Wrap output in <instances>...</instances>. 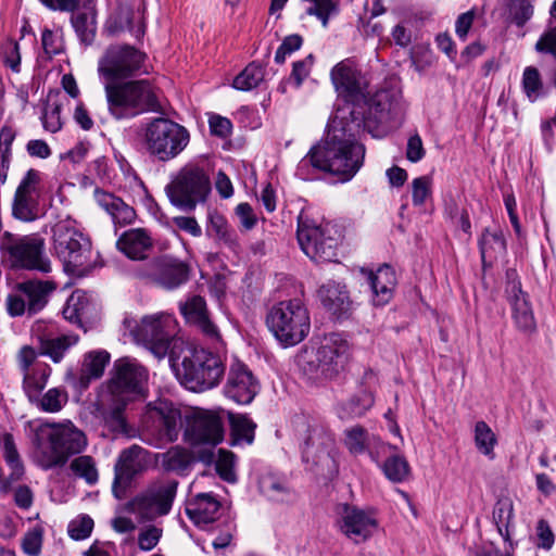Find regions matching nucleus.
Masks as SVG:
<instances>
[{
    "label": "nucleus",
    "mask_w": 556,
    "mask_h": 556,
    "mask_svg": "<svg viewBox=\"0 0 556 556\" xmlns=\"http://www.w3.org/2000/svg\"><path fill=\"white\" fill-rule=\"evenodd\" d=\"M362 110L342 105L331 117L325 139L300 161L298 174L308 166L328 172L342 182L352 179L363 166L365 147L358 142L364 118Z\"/></svg>",
    "instance_id": "f257e3e1"
},
{
    "label": "nucleus",
    "mask_w": 556,
    "mask_h": 556,
    "mask_svg": "<svg viewBox=\"0 0 556 556\" xmlns=\"http://www.w3.org/2000/svg\"><path fill=\"white\" fill-rule=\"evenodd\" d=\"M25 428L33 445V459L45 470L65 465L72 455L81 453L87 446L86 434L71 420L45 422L35 419L27 421Z\"/></svg>",
    "instance_id": "f03ea898"
},
{
    "label": "nucleus",
    "mask_w": 556,
    "mask_h": 556,
    "mask_svg": "<svg viewBox=\"0 0 556 556\" xmlns=\"http://www.w3.org/2000/svg\"><path fill=\"white\" fill-rule=\"evenodd\" d=\"M108 110L116 119L132 118L157 108L153 85L148 79L104 84Z\"/></svg>",
    "instance_id": "7ed1b4c3"
},
{
    "label": "nucleus",
    "mask_w": 556,
    "mask_h": 556,
    "mask_svg": "<svg viewBox=\"0 0 556 556\" xmlns=\"http://www.w3.org/2000/svg\"><path fill=\"white\" fill-rule=\"evenodd\" d=\"M266 324L275 338L286 346L302 342L311 329L308 311L298 299L275 304L267 313Z\"/></svg>",
    "instance_id": "20e7f679"
},
{
    "label": "nucleus",
    "mask_w": 556,
    "mask_h": 556,
    "mask_svg": "<svg viewBox=\"0 0 556 556\" xmlns=\"http://www.w3.org/2000/svg\"><path fill=\"white\" fill-rule=\"evenodd\" d=\"M0 250L13 269L37 270L43 274L52 269L51 261L46 253V241L36 233L17 236L5 231L0 239Z\"/></svg>",
    "instance_id": "39448f33"
},
{
    "label": "nucleus",
    "mask_w": 556,
    "mask_h": 556,
    "mask_svg": "<svg viewBox=\"0 0 556 556\" xmlns=\"http://www.w3.org/2000/svg\"><path fill=\"white\" fill-rule=\"evenodd\" d=\"M52 245L67 273L81 275L89 266L91 243L73 220H60L53 226Z\"/></svg>",
    "instance_id": "423d86ee"
},
{
    "label": "nucleus",
    "mask_w": 556,
    "mask_h": 556,
    "mask_svg": "<svg viewBox=\"0 0 556 556\" xmlns=\"http://www.w3.org/2000/svg\"><path fill=\"white\" fill-rule=\"evenodd\" d=\"M225 374V365L218 355L206 350H194L185 356L177 376L181 383L193 392L216 387Z\"/></svg>",
    "instance_id": "0eeeda50"
},
{
    "label": "nucleus",
    "mask_w": 556,
    "mask_h": 556,
    "mask_svg": "<svg viewBox=\"0 0 556 556\" xmlns=\"http://www.w3.org/2000/svg\"><path fill=\"white\" fill-rule=\"evenodd\" d=\"M188 130L168 118H153L144 129V143L150 155L166 162L178 156L189 143Z\"/></svg>",
    "instance_id": "6e6552de"
},
{
    "label": "nucleus",
    "mask_w": 556,
    "mask_h": 556,
    "mask_svg": "<svg viewBox=\"0 0 556 556\" xmlns=\"http://www.w3.org/2000/svg\"><path fill=\"white\" fill-rule=\"evenodd\" d=\"M136 342L144 345L156 358H164L174 342L177 323L165 313L147 315L140 321H127Z\"/></svg>",
    "instance_id": "1a4fd4ad"
},
{
    "label": "nucleus",
    "mask_w": 556,
    "mask_h": 556,
    "mask_svg": "<svg viewBox=\"0 0 556 556\" xmlns=\"http://www.w3.org/2000/svg\"><path fill=\"white\" fill-rule=\"evenodd\" d=\"M210 178L198 165L187 164L181 167L165 187L172 204L192 211L199 202H203L210 192Z\"/></svg>",
    "instance_id": "9d476101"
},
{
    "label": "nucleus",
    "mask_w": 556,
    "mask_h": 556,
    "mask_svg": "<svg viewBox=\"0 0 556 556\" xmlns=\"http://www.w3.org/2000/svg\"><path fill=\"white\" fill-rule=\"evenodd\" d=\"M98 73L106 83L147 74V54L129 45L110 46L99 59Z\"/></svg>",
    "instance_id": "9b49d317"
},
{
    "label": "nucleus",
    "mask_w": 556,
    "mask_h": 556,
    "mask_svg": "<svg viewBox=\"0 0 556 556\" xmlns=\"http://www.w3.org/2000/svg\"><path fill=\"white\" fill-rule=\"evenodd\" d=\"M337 233L330 223L317 224L305 214L298 219V241L302 251L315 262H328L336 256Z\"/></svg>",
    "instance_id": "f8f14e48"
},
{
    "label": "nucleus",
    "mask_w": 556,
    "mask_h": 556,
    "mask_svg": "<svg viewBox=\"0 0 556 556\" xmlns=\"http://www.w3.org/2000/svg\"><path fill=\"white\" fill-rule=\"evenodd\" d=\"M349 344L340 334L326 336L315 352L305 353L301 357L306 372L316 377L332 378L344 366L348 358Z\"/></svg>",
    "instance_id": "ddd939ff"
},
{
    "label": "nucleus",
    "mask_w": 556,
    "mask_h": 556,
    "mask_svg": "<svg viewBox=\"0 0 556 556\" xmlns=\"http://www.w3.org/2000/svg\"><path fill=\"white\" fill-rule=\"evenodd\" d=\"M177 489L175 479L156 480L130 502L129 509L148 520L165 516L172 509Z\"/></svg>",
    "instance_id": "4468645a"
},
{
    "label": "nucleus",
    "mask_w": 556,
    "mask_h": 556,
    "mask_svg": "<svg viewBox=\"0 0 556 556\" xmlns=\"http://www.w3.org/2000/svg\"><path fill=\"white\" fill-rule=\"evenodd\" d=\"M223 424L218 415L205 409H195L186 418L184 439L192 446H215L223 441Z\"/></svg>",
    "instance_id": "2eb2a0df"
},
{
    "label": "nucleus",
    "mask_w": 556,
    "mask_h": 556,
    "mask_svg": "<svg viewBox=\"0 0 556 556\" xmlns=\"http://www.w3.org/2000/svg\"><path fill=\"white\" fill-rule=\"evenodd\" d=\"M147 380L148 371L137 359L123 357L114 363V376L105 391L131 401L132 394L139 393Z\"/></svg>",
    "instance_id": "dca6fc26"
},
{
    "label": "nucleus",
    "mask_w": 556,
    "mask_h": 556,
    "mask_svg": "<svg viewBox=\"0 0 556 556\" xmlns=\"http://www.w3.org/2000/svg\"><path fill=\"white\" fill-rule=\"evenodd\" d=\"M41 173L30 168L20 181L12 201V216L21 222L30 223L39 216Z\"/></svg>",
    "instance_id": "f3484780"
},
{
    "label": "nucleus",
    "mask_w": 556,
    "mask_h": 556,
    "mask_svg": "<svg viewBox=\"0 0 556 556\" xmlns=\"http://www.w3.org/2000/svg\"><path fill=\"white\" fill-rule=\"evenodd\" d=\"M343 105H352L362 110L363 113L359 114L364 118L362 131L367 130L369 132H372L378 125L394 119L399 113L397 102L392 99L387 90H380L369 99L364 96L356 102H345Z\"/></svg>",
    "instance_id": "a211bd4d"
},
{
    "label": "nucleus",
    "mask_w": 556,
    "mask_h": 556,
    "mask_svg": "<svg viewBox=\"0 0 556 556\" xmlns=\"http://www.w3.org/2000/svg\"><path fill=\"white\" fill-rule=\"evenodd\" d=\"M147 466L148 452L144 448L132 445L124 450L114 467L115 478L112 485L114 496L118 500L124 498L132 478L143 472Z\"/></svg>",
    "instance_id": "6ab92c4d"
},
{
    "label": "nucleus",
    "mask_w": 556,
    "mask_h": 556,
    "mask_svg": "<svg viewBox=\"0 0 556 556\" xmlns=\"http://www.w3.org/2000/svg\"><path fill=\"white\" fill-rule=\"evenodd\" d=\"M507 278L506 296L511 308L514 324L520 332L531 334L536 329V321L529 296L521 290L514 271H508Z\"/></svg>",
    "instance_id": "aec40b11"
},
{
    "label": "nucleus",
    "mask_w": 556,
    "mask_h": 556,
    "mask_svg": "<svg viewBox=\"0 0 556 556\" xmlns=\"http://www.w3.org/2000/svg\"><path fill=\"white\" fill-rule=\"evenodd\" d=\"M340 531L354 543L367 541L377 530L378 521L371 513L344 505L338 521Z\"/></svg>",
    "instance_id": "412c9836"
},
{
    "label": "nucleus",
    "mask_w": 556,
    "mask_h": 556,
    "mask_svg": "<svg viewBox=\"0 0 556 556\" xmlns=\"http://www.w3.org/2000/svg\"><path fill=\"white\" fill-rule=\"evenodd\" d=\"M153 425L148 429L151 438L150 444L160 445L162 443L174 442L178 439L181 427L180 410L172 405L162 404L151 412Z\"/></svg>",
    "instance_id": "4be33fe9"
},
{
    "label": "nucleus",
    "mask_w": 556,
    "mask_h": 556,
    "mask_svg": "<svg viewBox=\"0 0 556 556\" xmlns=\"http://www.w3.org/2000/svg\"><path fill=\"white\" fill-rule=\"evenodd\" d=\"M258 382L242 363L235 362L225 386L226 395L238 404H249L258 392Z\"/></svg>",
    "instance_id": "5701e85b"
},
{
    "label": "nucleus",
    "mask_w": 556,
    "mask_h": 556,
    "mask_svg": "<svg viewBox=\"0 0 556 556\" xmlns=\"http://www.w3.org/2000/svg\"><path fill=\"white\" fill-rule=\"evenodd\" d=\"M331 80L336 90L351 98L350 102H356L364 97L366 80L362 77L354 61L345 59L331 70Z\"/></svg>",
    "instance_id": "b1692460"
},
{
    "label": "nucleus",
    "mask_w": 556,
    "mask_h": 556,
    "mask_svg": "<svg viewBox=\"0 0 556 556\" xmlns=\"http://www.w3.org/2000/svg\"><path fill=\"white\" fill-rule=\"evenodd\" d=\"M130 401L126 397L102 392L99 399V412L104 426L115 435H131L124 410Z\"/></svg>",
    "instance_id": "393cba45"
},
{
    "label": "nucleus",
    "mask_w": 556,
    "mask_h": 556,
    "mask_svg": "<svg viewBox=\"0 0 556 556\" xmlns=\"http://www.w3.org/2000/svg\"><path fill=\"white\" fill-rule=\"evenodd\" d=\"M33 333L40 344L39 353L49 356L54 363L61 362L65 352L78 342V337L74 334L54 337L52 329H47L43 323H37Z\"/></svg>",
    "instance_id": "a878e982"
},
{
    "label": "nucleus",
    "mask_w": 556,
    "mask_h": 556,
    "mask_svg": "<svg viewBox=\"0 0 556 556\" xmlns=\"http://www.w3.org/2000/svg\"><path fill=\"white\" fill-rule=\"evenodd\" d=\"M189 274V265L178 258L163 256L155 261L154 281L164 289L173 290L186 283Z\"/></svg>",
    "instance_id": "bb28decb"
},
{
    "label": "nucleus",
    "mask_w": 556,
    "mask_h": 556,
    "mask_svg": "<svg viewBox=\"0 0 556 556\" xmlns=\"http://www.w3.org/2000/svg\"><path fill=\"white\" fill-rule=\"evenodd\" d=\"M117 9L108 22V29L115 34L121 30H129L135 37L140 38L144 33L143 14L123 0H116Z\"/></svg>",
    "instance_id": "cd10ccee"
},
{
    "label": "nucleus",
    "mask_w": 556,
    "mask_h": 556,
    "mask_svg": "<svg viewBox=\"0 0 556 556\" xmlns=\"http://www.w3.org/2000/svg\"><path fill=\"white\" fill-rule=\"evenodd\" d=\"M367 283L369 285L372 298L371 302L375 306H382L390 302L393 296V290L396 285V277L394 270L383 265L375 273L362 270Z\"/></svg>",
    "instance_id": "c85d7f7f"
},
{
    "label": "nucleus",
    "mask_w": 556,
    "mask_h": 556,
    "mask_svg": "<svg viewBox=\"0 0 556 556\" xmlns=\"http://www.w3.org/2000/svg\"><path fill=\"white\" fill-rule=\"evenodd\" d=\"M219 510L220 503L212 493H199L186 506V514L198 526L215 521Z\"/></svg>",
    "instance_id": "c756f323"
},
{
    "label": "nucleus",
    "mask_w": 556,
    "mask_h": 556,
    "mask_svg": "<svg viewBox=\"0 0 556 556\" xmlns=\"http://www.w3.org/2000/svg\"><path fill=\"white\" fill-rule=\"evenodd\" d=\"M180 312L189 323L194 324L205 336L218 338L217 328L208 318L206 303L202 296H190L180 304Z\"/></svg>",
    "instance_id": "7c9ffc66"
},
{
    "label": "nucleus",
    "mask_w": 556,
    "mask_h": 556,
    "mask_svg": "<svg viewBox=\"0 0 556 556\" xmlns=\"http://www.w3.org/2000/svg\"><path fill=\"white\" fill-rule=\"evenodd\" d=\"M117 248L131 260H144L152 249V239L142 228L125 231L116 242Z\"/></svg>",
    "instance_id": "2f4dec72"
},
{
    "label": "nucleus",
    "mask_w": 556,
    "mask_h": 556,
    "mask_svg": "<svg viewBox=\"0 0 556 556\" xmlns=\"http://www.w3.org/2000/svg\"><path fill=\"white\" fill-rule=\"evenodd\" d=\"M514 501L509 496L500 497L492 511V521L498 535L513 548L511 535L515 529Z\"/></svg>",
    "instance_id": "473e14b6"
},
{
    "label": "nucleus",
    "mask_w": 556,
    "mask_h": 556,
    "mask_svg": "<svg viewBox=\"0 0 556 556\" xmlns=\"http://www.w3.org/2000/svg\"><path fill=\"white\" fill-rule=\"evenodd\" d=\"M55 288V283L48 280H29L16 286V290L26 298L28 314H36L41 311L48 303V296Z\"/></svg>",
    "instance_id": "72a5a7b5"
},
{
    "label": "nucleus",
    "mask_w": 556,
    "mask_h": 556,
    "mask_svg": "<svg viewBox=\"0 0 556 556\" xmlns=\"http://www.w3.org/2000/svg\"><path fill=\"white\" fill-rule=\"evenodd\" d=\"M94 197L97 203L112 217L114 224L127 225L135 219V210L121 198L104 191H97Z\"/></svg>",
    "instance_id": "f704fd0d"
},
{
    "label": "nucleus",
    "mask_w": 556,
    "mask_h": 556,
    "mask_svg": "<svg viewBox=\"0 0 556 556\" xmlns=\"http://www.w3.org/2000/svg\"><path fill=\"white\" fill-rule=\"evenodd\" d=\"M318 296L324 306L333 314L348 312L352 304L345 286L336 281L323 285L318 290Z\"/></svg>",
    "instance_id": "c9c22d12"
},
{
    "label": "nucleus",
    "mask_w": 556,
    "mask_h": 556,
    "mask_svg": "<svg viewBox=\"0 0 556 556\" xmlns=\"http://www.w3.org/2000/svg\"><path fill=\"white\" fill-rule=\"evenodd\" d=\"M110 358V354L104 350H96L85 354L78 377L79 387L87 389L91 380L102 377Z\"/></svg>",
    "instance_id": "e433bc0d"
},
{
    "label": "nucleus",
    "mask_w": 556,
    "mask_h": 556,
    "mask_svg": "<svg viewBox=\"0 0 556 556\" xmlns=\"http://www.w3.org/2000/svg\"><path fill=\"white\" fill-rule=\"evenodd\" d=\"M262 494L269 501L281 504H291L296 500L295 492L283 479L267 475L260 480Z\"/></svg>",
    "instance_id": "4c0bfd02"
},
{
    "label": "nucleus",
    "mask_w": 556,
    "mask_h": 556,
    "mask_svg": "<svg viewBox=\"0 0 556 556\" xmlns=\"http://www.w3.org/2000/svg\"><path fill=\"white\" fill-rule=\"evenodd\" d=\"M304 456H316L318 459L329 457L330 450L333 446L332 435L320 426H314L309 429V434L305 440Z\"/></svg>",
    "instance_id": "58836bf2"
},
{
    "label": "nucleus",
    "mask_w": 556,
    "mask_h": 556,
    "mask_svg": "<svg viewBox=\"0 0 556 556\" xmlns=\"http://www.w3.org/2000/svg\"><path fill=\"white\" fill-rule=\"evenodd\" d=\"M374 438L375 434L356 425L344 430L343 443L350 454L358 456L367 452L369 445L374 442Z\"/></svg>",
    "instance_id": "ea45409f"
},
{
    "label": "nucleus",
    "mask_w": 556,
    "mask_h": 556,
    "mask_svg": "<svg viewBox=\"0 0 556 556\" xmlns=\"http://www.w3.org/2000/svg\"><path fill=\"white\" fill-rule=\"evenodd\" d=\"M67 400V392L58 387L49 389L45 394L41 392L29 402L45 413L54 414L63 408Z\"/></svg>",
    "instance_id": "a19ab883"
},
{
    "label": "nucleus",
    "mask_w": 556,
    "mask_h": 556,
    "mask_svg": "<svg viewBox=\"0 0 556 556\" xmlns=\"http://www.w3.org/2000/svg\"><path fill=\"white\" fill-rule=\"evenodd\" d=\"M50 375L51 368L46 364L38 366L35 370L23 376L22 387L28 401L33 400L43 391Z\"/></svg>",
    "instance_id": "79ce46f5"
},
{
    "label": "nucleus",
    "mask_w": 556,
    "mask_h": 556,
    "mask_svg": "<svg viewBox=\"0 0 556 556\" xmlns=\"http://www.w3.org/2000/svg\"><path fill=\"white\" fill-rule=\"evenodd\" d=\"M207 231L231 250H236L239 245L236 231L229 227L226 218L218 213L210 214Z\"/></svg>",
    "instance_id": "37998d69"
},
{
    "label": "nucleus",
    "mask_w": 556,
    "mask_h": 556,
    "mask_svg": "<svg viewBox=\"0 0 556 556\" xmlns=\"http://www.w3.org/2000/svg\"><path fill=\"white\" fill-rule=\"evenodd\" d=\"M480 252L483 263H492L506 250L505 240L500 232H492L485 229L480 239Z\"/></svg>",
    "instance_id": "c03bdc74"
},
{
    "label": "nucleus",
    "mask_w": 556,
    "mask_h": 556,
    "mask_svg": "<svg viewBox=\"0 0 556 556\" xmlns=\"http://www.w3.org/2000/svg\"><path fill=\"white\" fill-rule=\"evenodd\" d=\"M473 439L477 450L490 459L495 457L494 447L497 438L491 427L483 420L477 421L473 428Z\"/></svg>",
    "instance_id": "a18cd8bd"
},
{
    "label": "nucleus",
    "mask_w": 556,
    "mask_h": 556,
    "mask_svg": "<svg viewBox=\"0 0 556 556\" xmlns=\"http://www.w3.org/2000/svg\"><path fill=\"white\" fill-rule=\"evenodd\" d=\"M304 12L316 17L323 25L327 27L329 20L339 12L338 3L334 0H302Z\"/></svg>",
    "instance_id": "49530a36"
},
{
    "label": "nucleus",
    "mask_w": 556,
    "mask_h": 556,
    "mask_svg": "<svg viewBox=\"0 0 556 556\" xmlns=\"http://www.w3.org/2000/svg\"><path fill=\"white\" fill-rule=\"evenodd\" d=\"M264 67L261 64L252 62L236 76L232 86L241 91H250L256 88L264 80Z\"/></svg>",
    "instance_id": "de8ad7c7"
},
{
    "label": "nucleus",
    "mask_w": 556,
    "mask_h": 556,
    "mask_svg": "<svg viewBox=\"0 0 556 556\" xmlns=\"http://www.w3.org/2000/svg\"><path fill=\"white\" fill-rule=\"evenodd\" d=\"M374 405V396L368 391H362L348 402L341 404L339 415L341 418L363 416Z\"/></svg>",
    "instance_id": "09e8293b"
},
{
    "label": "nucleus",
    "mask_w": 556,
    "mask_h": 556,
    "mask_svg": "<svg viewBox=\"0 0 556 556\" xmlns=\"http://www.w3.org/2000/svg\"><path fill=\"white\" fill-rule=\"evenodd\" d=\"M192 463L191 454L184 447L174 446L162 454V467L166 471L182 472Z\"/></svg>",
    "instance_id": "8fccbe9b"
},
{
    "label": "nucleus",
    "mask_w": 556,
    "mask_h": 556,
    "mask_svg": "<svg viewBox=\"0 0 556 556\" xmlns=\"http://www.w3.org/2000/svg\"><path fill=\"white\" fill-rule=\"evenodd\" d=\"M89 295L84 290H75L66 301L63 308V316L70 321L79 320L88 313Z\"/></svg>",
    "instance_id": "3c124183"
},
{
    "label": "nucleus",
    "mask_w": 556,
    "mask_h": 556,
    "mask_svg": "<svg viewBox=\"0 0 556 556\" xmlns=\"http://www.w3.org/2000/svg\"><path fill=\"white\" fill-rule=\"evenodd\" d=\"M71 22L81 42L91 43L96 35L94 14L91 11L77 12L72 15Z\"/></svg>",
    "instance_id": "603ef678"
},
{
    "label": "nucleus",
    "mask_w": 556,
    "mask_h": 556,
    "mask_svg": "<svg viewBox=\"0 0 556 556\" xmlns=\"http://www.w3.org/2000/svg\"><path fill=\"white\" fill-rule=\"evenodd\" d=\"M522 89L531 102H535L543 96V81L538 68L527 66L522 74Z\"/></svg>",
    "instance_id": "864d4df0"
},
{
    "label": "nucleus",
    "mask_w": 556,
    "mask_h": 556,
    "mask_svg": "<svg viewBox=\"0 0 556 556\" xmlns=\"http://www.w3.org/2000/svg\"><path fill=\"white\" fill-rule=\"evenodd\" d=\"M62 104L56 97H48V101L41 116L43 128L50 132H56L62 128L63 121L61 116Z\"/></svg>",
    "instance_id": "5fc2aeb1"
},
{
    "label": "nucleus",
    "mask_w": 556,
    "mask_h": 556,
    "mask_svg": "<svg viewBox=\"0 0 556 556\" xmlns=\"http://www.w3.org/2000/svg\"><path fill=\"white\" fill-rule=\"evenodd\" d=\"M70 467L75 476L84 479L88 484L97 483L99 475L91 456H78L72 460Z\"/></svg>",
    "instance_id": "6e6d98bb"
},
{
    "label": "nucleus",
    "mask_w": 556,
    "mask_h": 556,
    "mask_svg": "<svg viewBox=\"0 0 556 556\" xmlns=\"http://www.w3.org/2000/svg\"><path fill=\"white\" fill-rule=\"evenodd\" d=\"M230 421L233 444H251L254 439L255 425L249 418L242 415L231 416Z\"/></svg>",
    "instance_id": "4d7b16f0"
},
{
    "label": "nucleus",
    "mask_w": 556,
    "mask_h": 556,
    "mask_svg": "<svg viewBox=\"0 0 556 556\" xmlns=\"http://www.w3.org/2000/svg\"><path fill=\"white\" fill-rule=\"evenodd\" d=\"M386 477L393 482H402L409 475V465L399 455L390 456L381 466Z\"/></svg>",
    "instance_id": "13d9d810"
},
{
    "label": "nucleus",
    "mask_w": 556,
    "mask_h": 556,
    "mask_svg": "<svg viewBox=\"0 0 556 556\" xmlns=\"http://www.w3.org/2000/svg\"><path fill=\"white\" fill-rule=\"evenodd\" d=\"M0 58L3 64L14 73L21 72V52L17 41L7 39L0 45Z\"/></svg>",
    "instance_id": "bf43d9fd"
},
{
    "label": "nucleus",
    "mask_w": 556,
    "mask_h": 556,
    "mask_svg": "<svg viewBox=\"0 0 556 556\" xmlns=\"http://www.w3.org/2000/svg\"><path fill=\"white\" fill-rule=\"evenodd\" d=\"M37 358V351L29 345H24L18 350L15 359L22 377L35 370L38 366L46 365V363L39 362Z\"/></svg>",
    "instance_id": "052dcab7"
},
{
    "label": "nucleus",
    "mask_w": 556,
    "mask_h": 556,
    "mask_svg": "<svg viewBox=\"0 0 556 556\" xmlns=\"http://www.w3.org/2000/svg\"><path fill=\"white\" fill-rule=\"evenodd\" d=\"M1 445L7 463L11 466L13 475L20 477L23 472V465L20 459L18 452L16 450L13 435L4 433L1 439Z\"/></svg>",
    "instance_id": "680f3d73"
},
{
    "label": "nucleus",
    "mask_w": 556,
    "mask_h": 556,
    "mask_svg": "<svg viewBox=\"0 0 556 556\" xmlns=\"http://www.w3.org/2000/svg\"><path fill=\"white\" fill-rule=\"evenodd\" d=\"M432 193V178L420 176L412 181V200L415 206H421Z\"/></svg>",
    "instance_id": "e2e57ef3"
},
{
    "label": "nucleus",
    "mask_w": 556,
    "mask_h": 556,
    "mask_svg": "<svg viewBox=\"0 0 556 556\" xmlns=\"http://www.w3.org/2000/svg\"><path fill=\"white\" fill-rule=\"evenodd\" d=\"M43 529L35 526L22 539V549L28 556H39L42 547Z\"/></svg>",
    "instance_id": "0e129e2a"
},
{
    "label": "nucleus",
    "mask_w": 556,
    "mask_h": 556,
    "mask_svg": "<svg viewBox=\"0 0 556 556\" xmlns=\"http://www.w3.org/2000/svg\"><path fill=\"white\" fill-rule=\"evenodd\" d=\"M215 467L217 473L223 480L228 482L236 481L235 455L231 452L220 448L218 451Z\"/></svg>",
    "instance_id": "69168bd1"
},
{
    "label": "nucleus",
    "mask_w": 556,
    "mask_h": 556,
    "mask_svg": "<svg viewBox=\"0 0 556 556\" xmlns=\"http://www.w3.org/2000/svg\"><path fill=\"white\" fill-rule=\"evenodd\" d=\"M93 529V520L87 516H78L68 525V534L74 540L87 539Z\"/></svg>",
    "instance_id": "338daca9"
},
{
    "label": "nucleus",
    "mask_w": 556,
    "mask_h": 556,
    "mask_svg": "<svg viewBox=\"0 0 556 556\" xmlns=\"http://www.w3.org/2000/svg\"><path fill=\"white\" fill-rule=\"evenodd\" d=\"M16 137V131L10 126H3L0 130V166L9 168L11 146Z\"/></svg>",
    "instance_id": "774afa93"
}]
</instances>
